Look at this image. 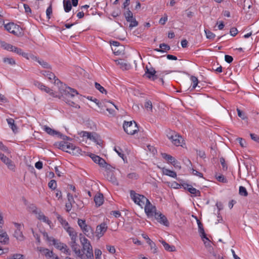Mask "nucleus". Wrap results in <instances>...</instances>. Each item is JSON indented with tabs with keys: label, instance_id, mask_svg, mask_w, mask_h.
<instances>
[{
	"label": "nucleus",
	"instance_id": "obj_1",
	"mask_svg": "<svg viewBox=\"0 0 259 259\" xmlns=\"http://www.w3.org/2000/svg\"><path fill=\"white\" fill-rule=\"evenodd\" d=\"M80 241L82 246L81 252L82 255L77 256L81 259H94L92 246L90 241L85 237H80Z\"/></svg>",
	"mask_w": 259,
	"mask_h": 259
},
{
	"label": "nucleus",
	"instance_id": "obj_2",
	"mask_svg": "<svg viewBox=\"0 0 259 259\" xmlns=\"http://www.w3.org/2000/svg\"><path fill=\"white\" fill-rule=\"evenodd\" d=\"M58 88L61 98H73L75 95H78L76 90L66 86L62 82L58 86Z\"/></svg>",
	"mask_w": 259,
	"mask_h": 259
},
{
	"label": "nucleus",
	"instance_id": "obj_3",
	"mask_svg": "<svg viewBox=\"0 0 259 259\" xmlns=\"http://www.w3.org/2000/svg\"><path fill=\"white\" fill-rule=\"evenodd\" d=\"M130 196L131 199L135 203L143 207L146 202H148V199L143 195L136 193L135 191H130Z\"/></svg>",
	"mask_w": 259,
	"mask_h": 259
},
{
	"label": "nucleus",
	"instance_id": "obj_4",
	"mask_svg": "<svg viewBox=\"0 0 259 259\" xmlns=\"http://www.w3.org/2000/svg\"><path fill=\"white\" fill-rule=\"evenodd\" d=\"M167 138L171 143L176 146H182L183 139L181 136L177 134L174 131L169 130L167 134Z\"/></svg>",
	"mask_w": 259,
	"mask_h": 259
},
{
	"label": "nucleus",
	"instance_id": "obj_5",
	"mask_svg": "<svg viewBox=\"0 0 259 259\" xmlns=\"http://www.w3.org/2000/svg\"><path fill=\"white\" fill-rule=\"evenodd\" d=\"M123 127L124 131L128 135H134L138 131V127L135 121H124Z\"/></svg>",
	"mask_w": 259,
	"mask_h": 259
},
{
	"label": "nucleus",
	"instance_id": "obj_6",
	"mask_svg": "<svg viewBox=\"0 0 259 259\" xmlns=\"http://www.w3.org/2000/svg\"><path fill=\"white\" fill-rule=\"evenodd\" d=\"M52 242L55 247L62 252L67 255L71 254V251L66 244L61 242L58 240L55 239H52Z\"/></svg>",
	"mask_w": 259,
	"mask_h": 259
},
{
	"label": "nucleus",
	"instance_id": "obj_7",
	"mask_svg": "<svg viewBox=\"0 0 259 259\" xmlns=\"http://www.w3.org/2000/svg\"><path fill=\"white\" fill-rule=\"evenodd\" d=\"M4 27L8 31L15 35L19 36L21 35V32L20 27L14 23H9L5 24Z\"/></svg>",
	"mask_w": 259,
	"mask_h": 259
},
{
	"label": "nucleus",
	"instance_id": "obj_8",
	"mask_svg": "<svg viewBox=\"0 0 259 259\" xmlns=\"http://www.w3.org/2000/svg\"><path fill=\"white\" fill-rule=\"evenodd\" d=\"M32 211L33 213L36 214V218L40 221H42V222L46 223L50 226L52 223L51 221L49 220V219L46 217L44 214L38 209L36 206H33L32 207Z\"/></svg>",
	"mask_w": 259,
	"mask_h": 259
},
{
	"label": "nucleus",
	"instance_id": "obj_9",
	"mask_svg": "<svg viewBox=\"0 0 259 259\" xmlns=\"http://www.w3.org/2000/svg\"><path fill=\"white\" fill-rule=\"evenodd\" d=\"M32 211L33 213L36 214V218L40 221H42V222L46 223L50 226L52 223L51 221L49 220V219L46 217L44 214L38 209L36 206H33L32 207Z\"/></svg>",
	"mask_w": 259,
	"mask_h": 259
},
{
	"label": "nucleus",
	"instance_id": "obj_10",
	"mask_svg": "<svg viewBox=\"0 0 259 259\" xmlns=\"http://www.w3.org/2000/svg\"><path fill=\"white\" fill-rule=\"evenodd\" d=\"M32 211L33 213L36 214V218L40 221H42V222L46 223L50 226L52 223L51 221L49 220V219L46 217L44 214L38 209L36 206H33L32 207Z\"/></svg>",
	"mask_w": 259,
	"mask_h": 259
},
{
	"label": "nucleus",
	"instance_id": "obj_11",
	"mask_svg": "<svg viewBox=\"0 0 259 259\" xmlns=\"http://www.w3.org/2000/svg\"><path fill=\"white\" fill-rule=\"evenodd\" d=\"M32 211L33 213L36 214V218L40 221H42V222L46 223L50 226L52 223L51 221L49 220V219L46 217L44 214L38 209L36 206H33L32 207Z\"/></svg>",
	"mask_w": 259,
	"mask_h": 259
},
{
	"label": "nucleus",
	"instance_id": "obj_12",
	"mask_svg": "<svg viewBox=\"0 0 259 259\" xmlns=\"http://www.w3.org/2000/svg\"><path fill=\"white\" fill-rule=\"evenodd\" d=\"M156 71L155 69L150 66L148 67L147 65L145 68V73L144 76L149 79L152 80H155L158 79V76L156 74Z\"/></svg>",
	"mask_w": 259,
	"mask_h": 259
},
{
	"label": "nucleus",
	"instance_id": "obj_13",
	"mask_svg": "<svg viewBox=\"0 0 259 259\" xmlns=\"http://www.w3.org/2000/svg\"><path fill=\"white\" fill-rule=\"evenodd\" d=\"M14 225L16 228L14 234V237L19 241L24 240L25 237L22 233V225L21 224L17 223H14Z\"/></svg>",
	"mask_w": 259,
	"mask_h": 259
},
{
	"label": "nucleus",
	"instance_id": "obj_14",
	"mask_svg": "<svg viewBox=\"0 0 259 259\" xmlns=\"http://www.w3.org/2000/svg\"><path fill=\"white\" fill-rule=\"evenodd\" d=\"M145 211L148 217L154 216L156 212V207L153 206L148 200V202H146L145 205Z\"/></svg>",
	"mask_w": 259,
	"mask_h": 259
},
{
	"label": "nucleus",
	"instance_id": "obj_15",
	"mask_svg": "<svg viewBox=\"0 0 259 259\" xmlns=\"http://www.w3.org/2000/svg\"><path fill=\"white\" fill-rule=\"evenodd\" d=\"M0 159L8 167V168L13 171L15 169V165L14 162L4 154L0 152Z\"/></svg>",
	"mask_w": 259,
	"mask_h": 259
},
{
	"label": "nucleus",
	"instance_id": "obj_16",
	"mask_svg": "<svg viewBox=\"0 0 259 259\" xmlns=\"http://www.w3.org/2000/svg\"><path fill=\"white\" fill-rule=\"evenodd\" d=\"M156 220L160 224L165 226H168L169 225V222L166 218V217L162 214L160 212H157L155 213L154 215Z\"/></svg>",
	"mask_w": 259,
	"mask_h": 259
},
{
	"label": "nucleus",
	"instance_id": "obj_17",
	"mask_svg": "<svg viewBox=\"0 0 259 259\" xmlns=\"http://www.w3.org/2000/svg\"><path fill=\"white\" fill-rule=\"evenodd\" d=\"M107 229V225L103 223L98 225L96 228V235L99 238L103 236Z\"/></svg>",
	"mask_w": 259,
	"mask_h": 259
},
{
	"label": "nucleus",
	"instance_id": "obj_18",
	"mask_svg": "<svg viewBox=\"0 0 259 259\" xmlns=\"http://www.w3.org/2000/svg\"><path fill=\"white\" fill-rule=\"evenodd\" d=\"M69 245L77 256L82 255L79 245L76 243V240H71Z\"/></svg>",
	"mask_w": 259,
	"mask_h": 259
},
{
	"label": "nucleus",
	"instance_id": "obj_19",
	"mask_svg": "<svg viewBox=\"0 0 259 259\" xmlns=\"http://www.w3.org/2000/svg\"><path fill=\"white\" fill-rule=\"evenodd\" d=\"M90 157L92 159L94 162L98 164L102 167H104L106 164L105 160L100 156L94 154H91Z\"/></svg>",
	"mask_w": 259,
	"mask_h": 259
},
{
	"label": "nucleus",
	"instance_id": "obj_20",
	"mask_svg": "<svg viewBox=\"0 0 259 259\" xmlns=\"http://www.w3.org/2000/svg\"><path fill=\"white\" fill-rule=\"evenodd\" d=\"M48 79L52 82V80H54V81L53 83L57 85L58 87L61 84L62 82L56 76V75L52 72H50L49 74H47V77Z\"/></svg>",
	"mask_w": 259,
	"mask_h": 259
},
{
	"label": "nucleus",
	"instance_id": "obj_21",
	"mask_svg": "<svg viewBox=\"0 0 259 259\" xmlns=\"http://www.w3.org/2000/svg\"><path fill=\"white\" fill-rule=\"evenodd\" d=\"M33 84L39 90L44 91L46 93H49L50 92V89L40 81L35 80L33 82Z\"/></svg>",
	"mask_w": 259,
	"mask_h": 259
},
{
	"label": "nucleus",
	"instance_id": "obj_22",
	"mask_svg": "<svg viewBox=\"0 0 259 259\" xmlns=\"http://www.w3.org/2000/svg\"><path fill=\"white\" fill-rule=\"evenodd\" d=\"M83 233L88 237L91 238L94 236V231L92 228L88 225L85 226V227L81 229Z\"/></svg>",
	"mask_w": 259,
	"mask_h": 259
},
{
	"label": "nucleus",
	"instance_id": "obj_23",
	"mask_svg": "<svg viewBox=\"0 0 259 259\" xmlns=\"http://www.w3.org/2000/svg\"><path fill=\"white\" fill-rule=\"evenodd\" d=\"M197 223L198 224L199 232L200 234V236L202 239H207V237H206V235L205 233L203 227V224L202 223L198 220H197Z\"/></svg>",
	"mask_w": 259,
	"mask_h": 259
},
{
	"label": "nucleus",
	"instance_id": "obj_24",
	"mask_svg": "<svg viewBox=\"0 0 259 259\" xmlns=\"http://www.w3.org/2000/svg\"><path fill=\"white\" fill-rule=\"evenodd\" d=\"M7 123L9 127L12 129L14 133L18 132V128L17 125L15 123V121L13 118H10L7 119Z\"/></svg>",
	"mask_w": 259,
	"mask_h": 259
},
{
	"label": "nucleus",
	"instance_id": "obj_25",
	"mask_svg": "<svg viewBox=\"0 0 259 259\" xmlns=\"http://www.w3.org/2000/svg\"><path fill=\"white\" fill-rule=\"evenodd\" d=\"M94 201L96 203V205L100 206L103 203L104 201L103 195L101 193H98L94 197Z\"/></svg>",
	"mask_w": 259,
	"mask_h": 259
},
{
	"label": "nucleus",
	"instance_id": "obj_26",
	"mask_svg": "<svg viewBox=\"0 0 259 259\" xmlns=\"http://www.w3.org/2000/svg\"><path fill=\"white\" fill-rule=\"evenodd\" d=\"M65 230L70 236L71 240H76L77 233L74 231L73 228L67 227L65 228Z\"/></svg>",
	"mask_w": 259,
	"mask_h": 259
},
{
	"label": "nucleus",
	"instance_id": "obj_27",
	"mask_svg": "<svg viewBox=\"0 0 259 259\" xmlns=\"http://www.w3.org/2000/svg\"><path fill=\"white\" fill-rule=\"evenodd\" d=\"M159 48V49H155L154 50L158 52H165L170 49V46L164 43L160 44Z\"/></svg>",
	"mask_w": 259,
	"mask_h": 259
},
{
	"label": "nucleus",
	"instance_id": "obj_28",
	"mask_svg": "<svg viewBox=\"0 0 259 259\" xmlns=\"http://www.w3.org/2000/svg\"><path fill=\"white\" fill-rule=\"evenodd\" d=\"M39 251L44 254L47 257L51 258L53 257V252L52 251H50L47 248H45L42 247L38 248Z\"/></svg>",
	"mask_w": 259,
	"mask_h": 259
},
{
	"label": "nucleus",
	"instance_id": "obj_29",
	"mask_svg": "<svg viewBox=\"0 0 259 259\" xmlns=\"http://www.w3.org/2000/svg\"><path fill=\"white\" fill-rule=\"evenodd\" d=\"M0 47L7 51L12 52L14 46L10 44L7 43L4 41L0 40Z\"/></svg>",
	"mask_w": 259,
	"mask_h": 259
},
{
	"label": "nucleus",
	"instance_id": "obj_30",
	"mask_svg": "<svg viewBox=\"0 0 259 259\" xmlns=\"http://www.w3.org/2000/svg\"><path fill=\"white\" fill-rule=\"evenodd\" d=\"M162 173L166 176H168L169 177H170L174 178H175L177 177L176 172L173 170H171L170 169L165 168L164 167L162 168Z\"/></svg>",
	"mask_w": 259,
	"mask_h": 259
},
{
	"label": "nucleus",
	"instance_id": "obj_31",
	"mask_svg": "<svg viewBox=\"0 0 259 259\" xmlns=\"http://www.w3.org/2000/svg\"><path fill=\"white\" fill-rule=\"evenodd\" d=\"M186 186L188 187V191L192 194L195 195L196 196H200V192L199 190H197L196 188H193L191 185L189 184H186Z\"/></svg>",
	"mask_w": 259,
	"mask_h": 259
},
{
	"label": "nucleus",
	"instance_id": "obj_32",
	"mask_svg": "<svg viewBox=\"0 0 259 259\" xmlns=\"http://www.w3.org/2000/svg\"><path fill=\"white\" fill-rule=\"evenodd\" d=\"M12 52L19 55H21L24 58H28V54L23 52V50L19 48L14 46Z\"/></svg>",
	"mask_w": 259,
	"mask_h": 259
},
{
	"label": "nucleus",
	"instance_id": "obj_33",
	"mask_svg": "<svg viewBox=\"0 0 259 259\" xmlns=\"http://www.w3.org/2000/svg\"><path fill=\"white\" fill-rule=\"evenodd\" d=\"M161 242L166 250L170 252H174L176 251V247L175 246L170 245L164 240L161 241Z\"/></svg>",
	"mask_w": 259,
	"mask_h": 259
},
{
	"label": "nucleus",
	"instance_id": "obj_34",
	"mask_svg": "<svg viewBox=\"0 0 259 259\" xmlns=\"http://www.w3.org/2000/svg\"><path fill=\"white\" fill-rule=\"evenodd\" d=\"M107 179L113 184L118 185L117 180L112 172H109L107 174Z\"/></svg>",
	"mask_w": 259,
	"mask_h": 259
},
{
	"label": "nucleus",
	"instance_id": "obj_35",
	"mask_svg": "<svg viewBox=\"0 0 259 259\" xmlns=\"http://www.w3.org/2000/svg\"><path fill=\"white\" fill-rule=\"evenodd\" d=\"M9 241V238L6 232L0 234V242L4 244H8Z\"/></svg>",
	"mask_w": 259,
	"mask_h": 259
},
{
	"label": "nucleus",
	"instance_id": "obj_36",
	"mask_svg": "<svg viewBox=\"0 0 259 259\" xmlns=\"http://www.w3.org/2000/svg\"><path fill=\"white\" fill-rule=\"evenodd\" d=\"M63 6L66 12H69L72 8L70 0H63Z\"/></svg>",
	"mask_w": 259,
	"mask_h": 259
},
{
	"label": "nucleus",
	"instance_id": "obj_37",
	"mask_svg": "<svg viewBox=\"0 0 259 259\" xmlns=\"http://www.w3.org/2000/svg\"><path fill=\"white\" fill-rule=\"evenodd\" d=\"M56 217L58 221L64 227L65 229L67 227H69L68 222L65 220H64L60 214L57 213Z\"/></svg>",
	"mask_w": 259,
	"mask_h": 259
},
{
	"label": "nucleus",
	"instance_id": "obj_38",
	"mask_svg": "<svg viewBox=\"0 0 259 259\" xmlns=\"http://www.w3.org/2000/svg\"><path fill=\"white\" fill-rule=\"evenodd\" d=\"M112 50L115 55H119L123 54L124 48L123 46L120 45L119 47H115V48H112Z\"/></svg>",
	"mask_w": 259,
	"mask_h": 259
},
{
	"label": "nucleus",
	"instance_id": "obj_39",
	"mask_svg": "<svg viewBox=\"0 0 259 259\" xmlns=\"http://www.w3.org/2000/svg\"><path fill=\"white\" fill-rule=\"evenodd\" d=\"M80 135L83 138L86 137L90 140H95V138L90 132L82 131L80 133Z\"/></svg>",
	"mask_w": 259,
	"mask_h": 259
},
{
	"label": "nucleus",
	"instance_id": "obj_40",
	"mask_svg": "<svg viewBox=\"0 0 259 259\" xmlns=\"http://www.w3.org/2000/svg\"><path fill=\"white\" fill-rule=\"evenodd\" d=\"M45 131L47 133L51 136H57V135L59 134V132H57L49 126H45Z\"/></svg>",
	"mask_w": 259,
	"mask_h": 259
},
{
	"label": "nucleus",
	"instance_id": "obj_41",
	"mask_svg": "<svg viewBox=\"0 0 259 259\" xmlns=\"http://www.w3.org/2000/svg\"><path fill=\"white\" fill-rule=\"evenodd\" d=\"M124 15L127 21H130L133 18H134L133 13L129 10V9H128L127 11L124 13Z\"/></svg>",
	"mask_w": 259,
	"mask_h": 259
},
{
	"label": "nucleus",
	"instance_id": "obj_42",
	"mask_svg": "<svg viewBox=\"0 0 259 259\" xmlns=\"http://www.w3.org/2000/svg\"><path fill=\"white\" fill-rule=\"evenodd\" d=\"M239 194L241 196L246 197L248 195V192L246 189L243 186H240L239 188Z\"/></svg>",
	"mask_w": 259,
	"mask_h": 259
},
{
	"label": "nucleus",
	"instance_id": "obj_43",
	"mask_svg": "<svg viewBox=\"0 0 259 259\" xmlns=\"http://www.w3.org/2000/svg\"><path fill=\"white\" fill-rule=\"evenodd\" d=\"M145 108L148 111H152V103L150 100H147L145 103Z\"/></svg>",
	"mask_w": 259,
	"mask_h": 259
},
{
	"label": "nucleus",
	"instance_id": "obj_44",
	"mask_svg": "<svg viewBox=\"0 0 259 259\" xmlns=\"http://www.w3.org/2000/svg\"><path fill=\"white\" fill-rule=\"evenodd\" d=\"M114 151L117 153V154L124 160V155L123 153L122 150L119 147H114Z\"/></svg>",
	"mask_w": 259,
	"mask_h": 259
},
{
	"label": "nucleus",
	"instance_id": "obj_45",
	"mask_svg": "<svg viewBox=\"0 0 259 259\" xmlns=\"http://www.w3.org/2000/svg\"><path fill=\"white\" fill-rule=\"evenodd\" d=\"M95 88L102 93L107 94L106 90L101 84L98 82L95 83Z\"/></svg>",
	"mask_w": 259,
	"mask_h": 259
},
{
	"label": "nucleus",
	"instance_id": "obj_46",
	"mask_svg": "<svg viewBox=\"0 0 259 259\" xmlns=\"http://www.w3.org/2000/svg\"><path fill=\"white\" fill-rule=\"evenodd\" d=\"M147 243L150 245L151 250H152L153 252L156 253L157 252V248L155 244L151 239H149V241H147Z\"/></svg>",
	"mask_w": 259,
	"mask_h": 259
},
{
	"label": "nucleus",
	"instance_id": "obj_47",
	"mask_svg": "<svg viewBox=\"0 0 259 259\" xmlns=\"http://www.w3.org/2000/svg\"><path fill=\"white\" fill-rule=\"evenodd\" d=\"M4 62L8 63L11 65H14L16 64L15 61L12 58H4L3 59Z\"/></svg>",
	"mask_w": 259,
	"mask_h": 259
},
{
	"label": "nucleus",
	"instance_id": "obj_48",
	"mask_svg": "<svg viewBox=\"0 0 259 259\" xmlns=\"http://www.w3.org/2000/svg\"><path fill=\"white\" fill-rule=\"evenodd\" d=\"M204 32L206 34V38L208 39H212L215 36V35L214 33H213L212 32H211L210 31H209L207 29H205L204 30Z\"/></svg>",
	"mask_w": 259,
	"mask_h": 259
},
{
	"label": "nucleus",
	"instance_id": "obj_49",
	"mask_svg": "<svg viewBox=\"0 0 259 259\" xmlns=\"http://www.w3.org/2000/svg\"><path fill=\"white\" fill-rule=\"evenodd\" d=\"M162 158L166 160L168 162H171L172 160H174V157L171 156V155L167 154L166 153H162L161 154Z\"/></svg>",
	"mask_w": 259,
	"mask_h": 259
},
{
	"label": "nucleus",
	"instance_id": "obj_50",
	"mask_svg": "<svg viewBox=\"0 0 259 259\" xmlns=\"http://www.w3.org/2000/svg\"><path fill=\"white\" fill-rule=\"evenodd\" d=\"M190 79L192 82L193 83L192 89H194L198 85V80L197 78L194 76H191Z\"/></svg>",
	"mask_w": 259,
	"mask_h": 259
},
{
	"label": "nucleus",
	"instance_id": "obj_51",
	"mask_svg": "<svg viewBox=\"0 0 259 259\" xmlns=\"http://www.w3.org/2000/svg\"><path fill=\"white\" fill-rule=\"evenodd\" d=\"M37 62L45 68H51V66L46 61L42 60H38Z\"/></svg>",
	"mask_w": 259,
	"mask_h": 259
},
{
	"label": "nucleus",
	"instance_id": "obj_52",
	"mask_svg": "<svg viewBox=\"0 0 259 259\" xmlns=\"http://www.w3.org/2000/svg\"><path fill=\"white\" fill-rule=\"evenodd\" d=\"M48 186L50 189H52L53 190L56 189L57 187L56 181L54 180L50 181L48 184Z\"/></svg>",
	"mask_w": 259,
	"mask_h": 259
},
{
	"label": "nucleus",
	"instance_id": "obj_53",
	"mask_svg": "<svg viewBox=\"0 0 259 259\" xmlns=\"http://www.w3.org/2000/svg\"><path fill=\"white\" fill-rule=\"evenodd\" d=\"M220 163L222 166V168L224 170H227V169H228V166H227V163H226V161H225V160L224 159V158L223 157H221L220 158Z\"/></svg>",
	"mask_w": 259,
	"mask_h": 259
},
{
	"label": "nucleus",
	"instance_id": "obj_54",
	"mask_svg": "<svg viewBox=\"0 0 259 259\" xmlns=\"http://www.w3.org/2000/svg\"><path fill=\"white\" fill-rule=\"evenodd\" d=\"M77 223L81 229L84 228L85 227V226H87V225L84 220H82L80 219H78Z\"/></svg>",
	"mask_w": 259,
	"mask_h": 259
},
{
	"label": "nucleus",
	"instance_id": "obj_55",
	"mask_svg": "<svg viewBox=\"0 0 259 259\" xmlns=\"http://www.w3.org/2000/svg\"><path fill=\"white\" fill-rule=\"evenodd\" d=\"M60 147L62 146L63 149H65V147H66L67 149H71L73 150H75L76 149V150L78 149V148L74 146L73 145V144H70V143H69V144H67L66 146H64L63 145H62V146H61V145H60Z\"/></svg>",
	"mask_w": 259,
	"mask_h": 259
},
{
	"label": "nucleus",
	"instance_id": "obj_56",
	"mask_svg": "<svg viewBox=\"0 0 259 259\" xmlns=\"http://www.w3.org/2000/svg\"><path fill=\"white\" fill-rule=\"evenodd\" d=\"M216 179L218 181L224 183H226L228 182L227 179L222 175L216 176Z\"/></svg>",
	"mask_w": 259,
	"mask_h": 259
},
{
	"label": "nucleus",
	"instance_id": "obj_57",
	"mask_svg": "<svg viewBox=\"0 0 259 259\" xmlns=\"http://www.w3.org/2000/svg\"><path fill=\"white\" fill-rule=\"evenodd\" d=\"M95 255L96 259H101L102 251L99 249H95Z\"/></svg>",
	"mask_w": 259,
	"mask_h": 259
},
{
	"label": "nucleus",
	"instance_id": "obj_58",
	"mask_svg": "<svg viewBox=\"0 0 259 259\" xmlns=\"http://www.w3.org/2000/svg\"><path fill=\"white\" fill-rule=\"evenodd\" d=\"M236 141L237 142H238V143H239L240 145L242 147H245L246 146V141L244 139H243L242 138H238L236 139Z\"/></svg>",
	"mask_w": 259,
	"mask_h": 259
},
{
	"label": "nucleus",
	"instance_id": "obj_59",
	"mask_svg": "<svg viewBox=\"0 0 259 259\" xmlns=\"http://www.w3.org/2000/svg\"><path fill=\"white\" fill-rule=\"evenodd\" d=\"M24 256L21 254H14L9 259H24Z\"/></svg>",
	"mask_w": 259,
	"mask_h": 259
},
{
	"label": "nucleus",
	"instance_id": "obj_60",
	"mask_svg": "<svg viewBox=\"0 0 259 259\" xmlns=\"http://www.w3.org/2000/svg\"><path fill=\"white\" fill-rule=\"evenodd\" d=\"M131 22L129 27L132 28L134 27H136L138 25V22L136 21L135 18H133L131 21H129Z\"/></svg>",
	"mask_w": 259,
	"mask_h": 259
},
{
	"label": "nucleus",
	"instance_id": "obj_61",
	"mask_svg": "<svg viewBox=\"0 0 259 259\" xmlns=\"http://www.w3.org/2000/svg\"><path fill=\"white\" fill-rule=\"evenodd\" d=\"M106 248L110 253L113 254L115 252V248L113 246L107 245Z\"/></svg>",
	"mask_w": 259,
	"mask_h": 259
},
{
	"label": "nucleus",
	"instance_id": "obj_62",
	"mask_svg": "<svg viewBox=\"0 0 259 259\" xmlns=\"http://www.w3.org/2000/svg\"><path fill=\"white\" fill-rule=\"evenodd\" d=\"M66 103L69 106L74 107L75 108H80V106L78 104H76L75 103H74L73 101H71L70 100H67V101H66Z\"/></svg>",
	"mask_w": 259,
	"mask_h": 259
},
{
	"label": "nucleus",
	"instance_id": "obj_63",
	"mask_svg": "<svg viewBox=\"0 0 259 259\" xmlns=\"http://www.w3.org/2000/svg\"><path fill=\"white\" fill-rule=\"evenodd\" d=\"M250 136L251 139L252 140H253L257 143H259V136L258 135L254 134H250Z\"/></svg>",
	"mask_w": 259,
	"mask_h": 259
},
{
	"label": "nucleus",
	"instance_id": "obj_64",
	"mask_svg": "<svg viewBox=\"0 0 259 259\" xmlns=\"http://www.w3.org/2000/svg\"><path fill=\"white\" fill-rule=\"evenodd\" d=\"M225 60L228 63H231L233 61V58L230 55H226L225 56Z\"/></svg>",
	"mask_w": 259,
	"mask_h": 259
}]
</instances>
